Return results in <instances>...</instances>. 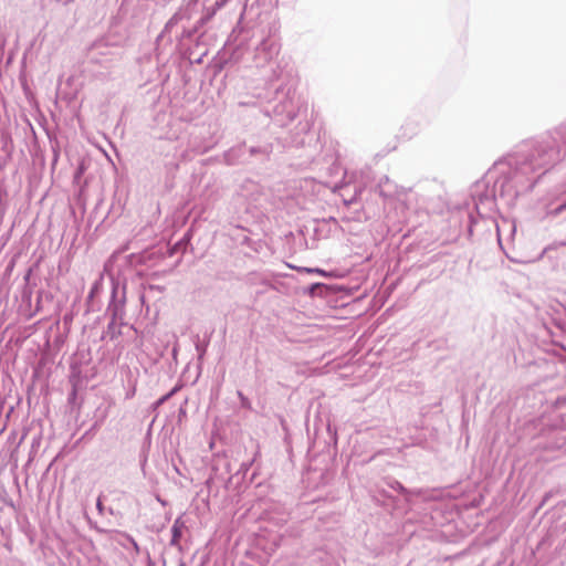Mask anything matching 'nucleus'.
Instances as JSON below:
<instances>
[{"instance_id": "f257e3e1", "label": "nucleus", "mask_w": 566, "mask_h": 566, "mask_svg": "<svg viewBox=\"0 0 566 566\" xmlns=\"http://www.w3.org/2000/svg\"><path fill=\"white\" fill-rule=\"evenodd\" d=\"M184 528H185L184 522L180 518H177L174 522V525L171 527V532H172L171 544L172 545L178 544L180 537L182 536Z\"/></svg>"}, {"instance_id": "f03ea898", "label": "nucleus", "mask_w": 566, "mask_h": 566, "mask_svg": "<svg viewBox=\"0 0 566 566\" xmlns=\"http://www.w3.org/2000/svg\"><path fill=\"white\" fill-rule=\"evenodd\" d=\"M132 543H133L134 547L136 548V551H138L137 543L134 539H132Z\"/></svg>"}]
</instances>
